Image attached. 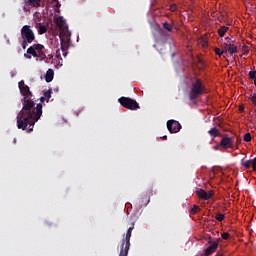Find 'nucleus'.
Returning <instances> with one entry per match:
<instances>
[{
	"mask_svg": "<svg viewBox=\"0 0 256 256\" xmlns=\"http://www.w3.org/2000/svg\"><path fill=\"white\" fill-rule=\"evenodd\" d=\"M18 87L23 97V107L17 115V127L25 131L29 125L28 129L31 132L37 121L41 119V115H43V104H36L35 106V101L31 99L33 93L29 89V86L25 84V81L21 80L18 83Z\"/></svg>",
	"mask_w": 256,
	"mask_h": 256,
	"instance_id": "nucleus-1",
	"label": "nucleus"
},
{
	"mask_svg": "<svg viewBox=\"0 0 256 256\" xmlns=\"http://www.w3.org/2000/svg\"><path fill=\"white\" fill-rule=\"evenodd\" d=\"M57 27L60 31V41H61V51L63 57H67L69 51V45L71 43V33L69 32V26H67V23L65 22V19H63L62 16L56 18L55 21Z\"/></svg>",
	"mask_w": 256,
	"mask_h": 256,
	"instance_id": "nucleus-2",
	"label": "nucleus"
},
{
	"mask_svg": "<svg viewBox=\"0 0 256 256\" xmlns=\"http://www.w3.org/2000/svg\"><path fill=\"white\" fill-rule=\"evenodd\" d=\"M205 93V86L203 85V81L199 78H193L191 80V90L189 93V99L190 101H195V99H198L200 95H203Z\"/></svg>",
	"mask_w": 256,
	"mask_h": 256,
	"instance_id": "nucleus-3",
	"label": "nucleus"
},
{
	"mask_svg": "<svg viewBox=\"0 0 256 256\" xmlns=\"http://www.w3.org/2000/svg\"><path fill=\"white\" fill-rule=\"evenodd\" d=\"M22 49H27V46L35 41V33L31 30V26L24 25L21 28Z\"/></svg>",
	"mask_w": 256,
	"mask_h": 256,
	"instance_id": "nucleus-4",
	"label": "nucleus"
},
{
	"mask_svg": "<svg viewBox=\"0 0 256 256\" xmlns=\"http://www.w3.org/2000/svg\"><path fill=\"white\" fill-rule=\"evenodd\" d=\"M120 105L125 107V109H130V111H137L139 109V103L129 97H121L118 99Z\"/></svg>",
	"mask_w": 256,
	"mask_h": 256,
	"instance_id": "nucleus-5",
	"label": "nucleus"
},
{
	"mask_svg": "<svg viewBox=\"0 0 256 256\" xmlns=\"http://www.w3.org/2000/svg\"><path fill=\"white\" fill-rule=\"evenodd\" d=\"M167 129L170 133H179L181 131V124L177 120H168Z\"/></svg>",
	"mask_w": 256,
	"mask_h": 256,
	"instance_id": "nucleus-6",
	"label": "nucleus"
},
{
	"mask_svg": "<svg viewBox=\"0 0 256 256\" xmlns=\"http://www.w3.org/2000/svg\"><path fill=\"white\" fill-rule=\"evenodd\" d=\"M41 51H45V46L41 44H34L27 49V53L32 57H37V53H41Z\"/></svg>",
	"mask_w": 256,
	"mask_h": 256,
	"instance_id": "nucleus-7",
	"label": "nucleus"
},
{
	"mask_svg": "<svg viewBox=\"0 0 256 256\" xmlns=\"http://www.w3.org/2000/svg\"><path fill=\"white\" fill-rule=\"evenodd\" d=\"M234 138L233 137H223L220 141L222 149H233Z\"/></svg>",
	"mask_w": 256,
	"mask_h": 256,
	"instance_id": "nucleus-8",
	"label": "nucleus"
},
{
	"mask_svg": "<svg viewBox=\"0 0 256 256\" xmlns=\"http://www.w3.org/2000/svg\"><path fill=\"white\" fill-rule=\"evenodd\" d=\"M209 246L205 249V255L209 256L212 255V253H215L217 250V247H219V239L216 241H211V237L209 238Z\"/></svg>",
	"mask_w": 256,
	"mask_h": 256,
	"instance_id": "nucleus-9",
	"label": "nucleus"
},
{
	"mask_svg": "<svg viewBox=\"0 0 256 256\" xmlns=\"http://www.w3.org/2000/svg\"><path fill=\"white\" fill-rule=\"evenodd\" d=\"M196 195H198L199 199H203L204 201H209L211 197H213V191H205L204 189H198L196 190Z\"/></svg>",
	"mask_w": 256,
	"mask_h": 256,
	"instance_id": "nucleus-10",
	"label": "nucleus"
},
{
	"mask_svg": "<svg viewBox=\"0 0 256 256\" xmlns=\"http://www.w3.org/2000/svg\"><path fill=\"white\" fill-rule=\"evenodd\" d=\"M131 233V231L127 230L126 234H123V238L121 240V247H131Z\"/></svg>",
	"mask_w": 256,
	"mask_h": 256,
	"instance_id": "nucleus-11",
	"label": "nucleus"
},
{
	"mask_svg": "<svg viewBox=\"0 0 256 256\" xmlns=\"http://www.w3.org/2000/svg\"><path fill=\"white\" fill-rule=\"evenodd\" d=\"M208 134L212 139H215L216 137H221V132H219V129L217 127H213L208 131Z\"/></svg>",
	"mask_w": 256,
	"mask_h": 256,
	"instance_id": "nucleus-12",
	"label": "nucleus"
},
{
	"mask_svg": "<svg viewBox=\"0 0 256 256\" xmlns=\"http://www.w3.org/2000/svg\"><path fill=\"white\" fill-rule=\"evenodd\" d=\"M54 75H55V72L53 71V69H49V70L46 72V75H45V81H46V83H51V81H53Z\"/></svg>",
	"mask_w": 256,
	"mask_h": 256,
	"instance_id": "nucleus-13",
	"label": "nucleus"
},
{
	"mask_svg": "<svg viewBox=\"0 0 256 256\" xmlns=\"http://www.w3.org/2000/svg\"><path fill=\"white\" fill-rule=\"evenodd\" d=\"M51 93H53V90L51 89L44 92V97L40 98L41 103H45V99L47 100V103H49V100L51 99Z\"/></svg>",
	"mask_w": 256,
	"mask_h": 256,
	"instance_id": "nucleus-14",
	"label": "nucleus"
},
{
	"mask_svg": "<svg viewBox=\"0 0 256 256\" xmlns=\"http://www.w3.org/2000/svg\"><path fill=\"white\" fill-rule=\"evenodd\" d=\"M226 50L230 55H234V53H237V46L235 44H228L226 45Z\"/></svg>",
	"mask_w": 256,
	"mask_h": 256,
	"instance_id": "nucleus-15",
	"label": "nucleus"
},
{
	"mask_svg": "<svg viewBox=\"0 0 256 256\" xmlns=\"http://www.w3.org/2000/svg\"><path fill=\"white\" fill-rule=\"evenodd\" d=\"M227 31H229V26H221L217 33L219 35V37H225V33H227Z\"/></svg>",
	"mask_w": 256,
	"mask_h": 256,
	"instance_id": "nucleus-16",
	"label": "nucleus"
},
{
	"mask_svg": "<svg viewBox=\"0 0 256 256\" xmlns=\"http://www.w3.org/2000/svg\"><path fill=\"white\" fill-rule=\"evenodd\" d=\"M26 3H28L31 7H41V0H27Z\"/></svg>",
	"mask_w": 256,
	"mask_h": 256,
	"instance_id": "nucleus-17",
	"label": "nucleus"
},
{
	"mask_svg": "<svg viewBox=\"0 0 256 256\" xmlns=\"http://www.w3.org/2000/svg\"><path fill=\"white\" fill-rule=\"evenodd\" d=\"M163 29H165V31H168V33H171L173 31V24L168 23V22H164L162 24Z\"/></svg>",
	"mask_w": 256,
	"mask_h": 256,
	"instance_id": "nucleus-18",
	"label": "nucleus"
},
{
	"mask_svg": "<svg viewBox=\"0 0 256 256\" xmlns=\"http://www.w3.org/2000/svg\"><path fill=\"white\" fill-rule=\"evenodd\" d=\"M241 165L244 169H251V160H245V158H243L241 160Z\"/></svg>",
	"mask_w": 256,
	"mask_h": 256,
	"instance_id": "nucleus-19",
	"label": "nucleus"
},
{
	"mask_svg": "<svg viewBox=\"0 0 256 256\" xmlns=\"http://www.w3.org/2000/svg\"><path fill=\"white\" fill-rule=\"evenodd\" d=\"M129 249L125 246H120V253L119 256H128L129 255Z\"/></svg>",
	"mask_w": 256,
	"mask_h": 256,
	"instance_id": "nucleus-20",
	"label": "nucleus"
},
{
	"mask_svg": "<svg viewBox=\"0 0 256 256\" xmlns=\"http://www.w3.org/2000/svg\"><path fill=\"white\" fill-rule=\"evenodd\" d=\"M34 57H38L40 61H43V59H45L47 55L45 54V50H42L41 52H36V56Z\"/></svg>",
	"mask_w": 256,
	"mask_h": 256,
	"instance_id": "nucleus-21",
	"label": "nucleus"
},
{
	"mask_svg": "<svg viewBox=\"0 0 256 256\" xmlns=\"http://www.w3.org/2000/svg\"><path fill=\"white\" fill-rule=\"evenodd\" d=\"M199 211H201V208H199L197 205H193V207L190 210L191 215H196V213H198Z\"/></svg>",
	"mask_w": 256,
	"mask_h": 256,
	"instance_id": "nucleus-22",
	"label": "nucleus"
},
{
	"mask_svg": "<svg viewBox=\"0 0 256 256\" xmlns=\"http://www.w3.org/2000/svg\"><path fill=\"white\" fill-rule=\"evenodd\" d=\"M38 33H39V35H43V34L47 33V27L40 26L38 29Z\"/></svg>",
	"mask_w": 256,
	"mask_h": 256,
	"instance_id": "nucleus-23",
	"label": "nucleus"
},
{
	"mask_svg": "<svg viewBox=\"0 0 256 256\" xmlns=\"http://www.w3.org/2000/svg\"><path fill=\"white\" fill-rule=\"evenodd\" d=\"M215 219L217 220V221H224L225 220V215L224 214H221V213H218V214H216V216H215Z\"/></svg>",
	"mask_w": 256,
	"mask_h": 256,
	"instance_id": "nucleus-24",
	"label": "nucleus"
},
{
	"mask_svg": "<svg viewBox=\"0 0 256 256\" xmlns=\"http://www.w3.org/2000/svg\"><path fill=\"white\" fill-rule=\"evenodd\" d=\"M249 79H256V70H251L248 74Z\"/></svg>",
	"mask_w": 256,
	"mask_h": 256,
	"instance_id": "nucleus-25",
	"label": "nucleus"
},
{
	"mask_svg": "<svg viewBox=\"0 0 256 256\" xmlns=\"http://www.w3.org/2000/svg\"><path fill=\"white\" fill-rule=\"evenodd\" d=\"M252 137H251V133H246L244 135V141H246V143H250Z\"/></svg>",
	"mask_w": 256,
	"mask_h": 256,
	"instance_id": "nucleus-26",
	"label": "nucleus"
},
{
	"mask_svg": "<svg viewBox=\"0 0 256 256\" xmlns=\"http://www.w3.org/2000/svg\"><path fill=\"white\" fill-rule=\"evenodd\" d=\"M214 52L216 53V55H218L219 57H221V55H223V50H220L219 48H215Z\"/></svg>",
	"mask_w": 256,
	"mask_h": 256,
	"instance_id": "nucleus-27",
	"label": "nucleus"
},
{
	"mask_svg": "<svg viewBox=\"0 0 256 256\" xmlns=\"http://www.w3.org/2000/svg\"><path fill=\"white\" fill-rule=\"evenodd\" d=\"M251 165H252L253 171L256 173V157L253 160H251Z\"/></svg>",
	"mask_w": 256,
	"mask_h": 256,
	"instance_id": "nucleus-28",
	"label": "nucleus"
},
{
	"mask_svg": "<svg viewBox=\"0 0 256 256\" xmlns=\"http://www.w3.org/2000/svg\"><path fill=\"white\" fill-rule=\"evenodd\" d=\"M250 101L253 103V105H255L256 107V93H254L251 97H250Z\"/></svg>",
	"mask_w": 256,
	"mask_h": 256,
	"instance_id": "nucleus-29",
	"label": "nucleus"
},
{
	"mask_svg": "<svg viewBox=\"0 0 256 256\" xmlns=\"http://www.w3.org/2000/svg\"><path fill=\"white\" fill-rule=\"evenodd\" d=\"M221 237H222V239L227 241V239H229V233L224 232V233L221 234Z\"/></svg>",
	"mask_w": 256,
	"mask_h": 256,
	"instance_id": "nucleus-30",
	"label": "nucleus"
},
{
	"mask_svg": "<svg viewBox=\"0 0 256 256\" xmlns=\"http://www.w3.org/2000/svg\"><path fill=\"white\" fill-rule=\"evenodd\" d=\"M170 11L175 12L177 11V5L173 4L170 6Z\"/></svg>",
	"mask_w": 256,
	"mask_h": 256,
	"instance_id": "nucleus-31",
	"label": "nucleus"
},
{
	"mask_svg": "<svg viewBox=\"0 0 256 256\" xmlns=\"http://www.w3.org/2000/svg\"><path fill=\"white\" fill-rule=\"evenodd\" d=\"M56 57H57V59H61V50L60 49L56 50Z\"/></svg>",
	"mask_w": 256,
	"mask_h": 256,
	"instance_id": "nucleus-32",
	"label": "nucleus"
},
{
	"mask_svg": "<svg viewBox=\"0 0 256 256\" xmlns=\"http://www.w3.org/2000/svg\"><path fill=\"white\" fill-rule=\"evenodd\" d=\"M221 142L218 144V145H216V146H214L213 147V149H214V151H219V149H221Z\"/></svg>",
	"mask_w": 256,
	"mask_h": 256,
	"instance_id": "nucleus-33",
	"label": "nucleus"
},
{
	"mask_svg": "<svg viewBox=\"0 0 256 256\" xmlns=\"http://www.w3.org/2000/svg\"><path fill=\"white\" fill-rule=\"evenodd\" d=\"M24 57H26V59H31V55L29 53L24 54Z\"/></svg>",
	"mask_w": 256,
	"mask_h": 256,
	"instance_id": "nucleus-34",
	"label": "nucleus"
},
{
	"mask_svg": "<svg viewBox=\"0 0 256 256\" xmlns=\"http://www.w3.org/2000/svg\"><path fill=\"white\" fill-rule=\"evenodd\" d=\"M135 229V226H131L128 228V231H130L131 233H133V230Z\"/></svg>",
	"mask_w": 256,
	"mask_h": 256,
	"instance_id": "nucleus-35",
	"label": "nucleus"
},
{
	"mask_svg": "<svg viewBox=\"0 0 256 256\" xmlns=\"http://www.w3.org/2000/svg\"><path fill=\"white\" fill-rule=\"evenodd\" d=\"M239 111H245V107L240 106V107H239Z\"/></svg>",
	"mask_w": 256,
	"mask_h": 256,
	"instance_id": "nucleus-36",
	"label": "nucleus"
},
{
	"mask_svg": "<svg viewBox=\"0 0 256 256\" xmlns=\"http://www.w3.org/2000/svg\"><path fill=\"white\" fill-rule=\"evenodd\" d=\"M253 80H254V85L256 86V77Z\"/></svg>",
	"mask_w": 256,
	"mask_h": 256,
	"instance_id": "nucleus-37",
	"label": "nucleus"
},
{
	"mask_svg": "<svg viewBox=\"0 0 256 256\" xmlns=\"http://www.w3.org/2000/svg\"><path fill=\"white\" fill-rule=\"evenodd\" d=\"M159 33H163V30H162V29H160V30H159Z\"/></svg>",
	"mask_w": 256,
	"mask_h": 256,
	"instance_id": "nucleus-38",
	"label": "nucleus"
},
{
	"mask_svg": "<svg viewBox=\"0 0 256 256\" xmlns=\"http://www.w3.org/2000/svg\"><path fill=\"white\" fill-rule=\"evenodd\" d=\"M163 139H167V136H163Z\"/></svg>",
	"mask_w": 256,
	"mask_h": 256,
	"instance_id": "nucleus-39",
	"label": "nucleus"
}]
</instances>
